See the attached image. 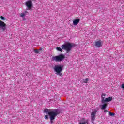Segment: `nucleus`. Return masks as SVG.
Returning <instances> with one entry per match:
<instances>
[{"mask_svg":"<svg viewBox=\"0 0 124 124\" xmlns=\"http://www.w3.org/2000/svg\"><path fill=\"white\" fill-rule=\"evenodd\" d=\"M73 46L70 43H67L65 44L62 45L61 46V48L63 49V50H65L66 51L67 53H69L71 51V49Z\"/></svg>","mask_w":124,"mask_h":124,"instance_id":"1","label":"nucleus"},{"mask_svg":"<svg viewBox=\"0 0 124 124\" xmlns=\"http://www.w3.org/2000/svg\"><path fill=\"white\" fill-rule=\"evenodd\" d=\"M62 67H63V66H61L59 65H55L54 68V71L56 72L57 74L59 75V76H62V73H61L62 71Z\"/></svg>","mask_w":124,"mask_h":124,"instance_id":"2","label":"nucleus"},{"mask_svg":"<svg viewBox=\"0 0 124 124\" xmlns=\"http://www.w3.org/2000/svg\"><path fill=\"white\" fill-rule=\"evenodd\" d=\"M64 59V55L63 54H60L59 56L52 57V61H55V62H62Z\"/></svg>","mask_w":124,"mask_h":124,"instance_id":"3","label":"nucleus"},{"mask_svg":"<svg viewBox=\"0 0 124 124\" xmlns=\"http://www.w3.org/2000/svg\"><path fill=\"white\" fill-rule=\"evenodd\" d=\"M0 31L1 32H3L6 30V24L1 20H0Z\"/></svg>","mask_w":124,"mask_h":124,"instance_id":"4","label":"nucleus"},{"mask_svg":"<svg viewBox=\"0 0 124 124\" xmlns=\"http://www.w3.org/2000/svg\"><path fill=\"white\" fill-rule=\"evenodd\" d=\"M49 116L50 120V122L51 124H53L54 122V120H55V118H56V116H58V113H54V112H50L49 113Z\"/></svg>","mask_w":124,"mask_h":124,"instance_id":"5","label":"nucleus"},{"mask_svg":"<svg viewBox=\"0 0 124 124\" xmlns=\"http://www.w3.org/2000/svg\"><path fill=\"white\" fill-rule=\"evenodd\" d=\"M97 113V109H94L93 111L91 113V120L92 124H93V121L95 120V115Z\"/></svg>","mask_w":124,"mask_h":124,"instance_id":"6","label":"nucleus"},{"mask_svg":"<svg viewBox=\"0 0 124 124\" xmlns=\"http://www.w3.org/2000/svg\"><path fill=\"white\" fill-rule=\"evenodd\" d=\"M25 5L27 6L29 10H31L32 7V1H31V0L26 1L25 3Z\"/></svg>","mask_w":124,"mask_h":124,"instance_id":"7","label":"nucleus"},{"mask_svg":"<svg viewBox=\"0 0 124 124\" xmlns=\"http://www.w3.org/2000/svg\"><path fill=\"white\" fill-rule=\"evenodd\" d=\"M95 46L97 48H100L102 46V43L100 41H97L95 42Z\"/></svg>","mask_w":124,"mask_h":124,"instance_id":"8","label":"nucleus"},{"mask_svg":"<svg viewBox=\"0 0 124 124\" xmlns=\"http://www.w3.org/2000/svg\"><path fill=\"white\" fill-rule=\"evenodd\" d=\"M80 23V19H76L73 21V24L74 26H77Z\"/></svg>","mask_w":124,"mask_h":124,"instance_id":"9","label":"nucleus"},{"mask_svg":"<svg viewBox=\"0 0 124 124\" xmlns=\"http://www.w3.org/2000/svg\"><path fill=\"white\" fill-rule=\"evenodd\" d=\"M103 105H102V107L101 108V110H105L107 108V105L108 103H102Z\"/></svg>","mask_w":124,"mask_h":124,"instance_id":"10","label":"nucleus"},{"mask_svg":"<svg viewBox=\"0 0 124 124\" xmlns=\"http://www.w3.org/2000/svg\"><path fill=\"white\" fill-rule=\"evenodd\" d=\"M112 100H113V98H112V97L106 98L105 99L104 103L107 102H110V101H112Z\"/></svg>","mask_w":124,"mask_h":124,"instance_id":"11","label":"nucleus"},{"mask_svg":"<svg viewBox=\"0 0 124 124\" xmlns=\"http://www.w3.org/2000/svg\"><path fill=\"white\" fill-rule=\"evenodd\" d=\"M105 96H106V94H103L101 95V102L102 103H104V101H105Z\"/></svg>","mask_w":124,"mask_h":124,"instance_id":"12","label":"nucleus"},{"mask_svg":"<svg viewBox=\"0 0 124 124\" xmlns=\"http://www.w3.org/2000/svg\"><path fill=\"white\" fill-rule=\"evenodd\" d=\"M44 112H45V113H47V114H48L49 115V113H58L57 112H54V111H49V109L46 108L44 109Z\"/></svg>","mask_w":124,"mask_h":124,"instance_id":"13","label":"nucleus"},{"mask_svg":"<svg viewBox=\"0 0 124 124\" xmlns=\"http://www.w3.org/2000/svg\"><path fill=\"white\" fill-rule=\"evenodd\" d=\"M79 124H89V121L88 120H85L83 122H81Z\"/></svg>","mask_w":124,"mask_h":124,"instance_id":"14","label":"nucleus"},{"mask_svg":"<svg viewBox=\"0 0 124 124\" xmlns=\"http://www.w3.org/2000/svg\"><path fill=\"white\" fill-rule=\"evenodd\" d=\"M89 82V78H86L83 79V82L85 83V84H87Z\"/></svg>","mask_w":124,"mask_h":124,"instance_id":"15","label":"nucleus"},{"mask_svg":"<svg viewBox=\"0 0 124 124\" xmlns=\"http://www.w3.org/2000/svg\"><path fill=\"white\" fill-rule=\"evenodd\" d=\"M25 16H26V15L24 13H22L20 14V17L21 18H24Z\"/></svg>","mask_w":124,"mask_h":124,"instance_id":"16","label":"nucleus"},{"mask_svg":"<svg viewBox=\"0 0 124 124\" xmlns=\"http://www.w3.org/2000/svg\"><path fill=\"white\" fill-rule=\"evenodd\" d=\"M56 49L57 51H59V52H62V49L61 47H57Z\"/></svg>","mask_w":124,"mask_h":124,"instance_id":"17","label":"nucleus"},{"mask_svg":"<svg viewBox=\"0 0 124 124\" xmlns=\"http://www.w3.org/2000/svg\"><path fill=\"white\" fill-rule=\"evenodd\" d=\"M109 116H115V113H114L113 112L109 111Z\"/></svg>","mask_w":124,"mask_h":124,"instance_id":"18","label":"nucleus"},{"mask_svg":"<svg viewBox=\"0 0 124 124\" xmlns=\"http://www.w3.org/2000/svg\"><path fill=\"white\" fill-rule=\"evenodd\" d=\"M34 52L35 54H38V53H39V51L37 49H34Z\"/></svg>","mask_w":124,"mask_h":124,"instance_id":"19","label":"nucleus"},{"mask_svg":"<svg viewBox=\"0 0 124 124\" xmlns=\"http://www.w3.org/2000/svg\"><path fill=\"white\" fill-rule=\"evenodd\" d=\"M45 119L46 120H48V119H49V116H48V115H45Z\"/></svg>","mask_w":124,"mask_h":124,"instance_id":"20","label":"nucleus"},{"mask_svg":"<svg viewBox=\"0 0 124 124\" xmlns=\"http://www.w3.org/2000/svg\"><path fill=\"white\" fill-rule=\"evenodd\" d=\"M0 19L1 20H2V21H4L5 20V18H4V17L3 16H0Z\"/></svg>","mask_w":124,"mask_h":124,"instance_id":"21","label":"nucleus"},{"mask_svg":"<svg viewBox=\"0 0 124 124\" xmlns=\"http://www.w3.org/2000/svg\"><path fill=\"white\" fill-rule=\"evenodd\" d=\"M121 88L122 89H123V90H124V84L123 83L121 85Z\"/></svg>","mask_w":124,"mask_h":124,"instance_id":"22","label":"nucleus"},{"mask_svg":"<svg viewBox=\"0 0 124 124\" xmlns=\"http://www.w3.org/2000/svg\"><path fill=\"white\" fill-rule=\"evenodd\" d=\"M23 13H24V14H27V13H28V11H25L24 12H23Z\"/></svg>","mask_w":124,"mask_h":124,"instance_id":"23","label":"nucleus"},{"mask_svg":"<svg viewBox=\"0 0 124 124\" xmlns=\"http://www.w3.org/2000/svg\"><path fill=\"white\" fill-rule=\"evenodd\" d=\"M104 113H107V112H108V111L107 110H105L104 111Z\"/></svg>","mask_w":124,"mask_h":124,"instance_id":"24","label":"nucleus"},{"mask_svg":"<svg viewBox=\"0 0 124 124\" xmlns=\"http://www.w3.org/2000/svg\"><path fill=\"white\" fill-rule=\"evenodd\" d=\"M38 51H42V48H41L38 49Z\"/></svg>","mask_w":124,"mask_h":124,"instance_id":"25","label":"nucleus"}]
</instances>
